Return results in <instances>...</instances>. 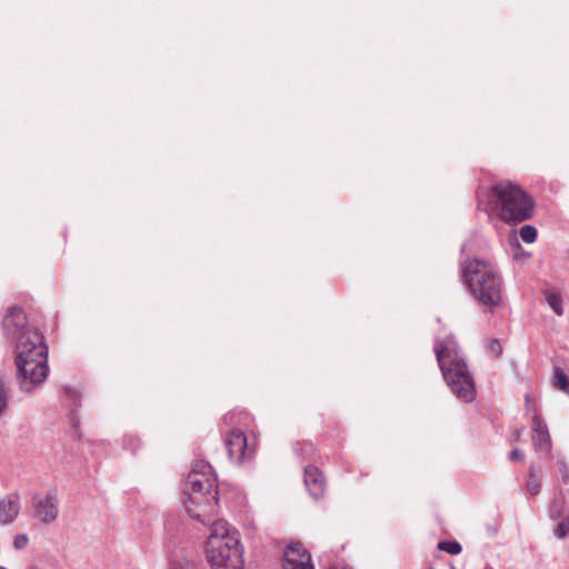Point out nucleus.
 Instances as JSON below:
<instances>
[{
  "mask_svg": "<svg viewBox=\"0 0 569 569\" xmlns=\"http://www.w3.org/2000/svg\"><path fill=\"white\" fill-rule=\"evenodd\" d=\"M184 508L188 515L201 523H208L218 511L217 479L211 466L194 460L184 488Z\"/></svg>",
  "mask_w": 569,
  "mask_h": 569,
  "instance_id": "f257e3e1",
  "label": "nucleus"
},
{
  "mask_svg": "<svg viewBox=\"0 0 569 569\" xmlns=\"http://www.w3.org/2000/svg\"><path fill=\"white\" fill-rule=\"evenodd\" d=\"M204 552L211 569H243V549L239 532L223 520L211 525Z\"/></svg>",
  "mask_w": 569,
  "mask_h": 569,
  "instance_id": "f03ea898",
  "label": "nucleus"
},
{
  "mask_svg": "<svg viewBox=\"0 0 569 569\" xmlns=\"http://www.w3.org/2000/svg\"><path fill=\"white\" fill-rule=\"evenodd\" d=\"M437 361L451 391L465 402L473 400L475 382L461 357L457 342L448 337L437 343Z\"/></svg>",
  "mask_w": 569,
  "mask_h": 569,
  "instance_id": "7ed1b4c3",
  "label": "nucleus"
},
{
  "mask_svg": "<svg viewBox=\"0 0 569 569\" xmlns=\"http://www.w3.org/2000/svg\"><path fill=\"white\" fill-rule=\"evenodd\" d=\"M462 276L472 296L487 311H492L501 303L502 282L492 263L481 259L466 261Z\"/></svg>",
  "mask_w": 569,
  "mask_h": 569,
  "instance_id": "20e7f679",
  "label": "nucleus"
},
{
  "mask_svg": "<svg viewBox=\"0 0 569 569\" xmlns=\"http://www.w3.org/2000/svg\"><path fill=\"white\" fill-rule=\"evenodd\" d=\"M19 345L17 352L18 379L22 390L31 391L48 377V347L40 332Z\"/></svg>",
  "mask_w": 569,
  "mask_h": 569,
  "instance_id": "39448f33",
  "label": "nucleus"
},
{
  "mask_svg": "<svg viewBox=\"0 0 569 569\" xmlns=\"http://www.w3.org/2000/svg\"><path fill=\"white\" fill-rule=\"evenodd\" d=\"M492 193L496 209L505 222H522L533 213V200L519 186L510 181L497 183Z\"/></svg>",
  "mask_w": 569,
  "mask_h": 569,
  "instance_id": "423d86ee",
  "label": "nucleus"
},
{
  "mask_svg": "<svg viewBox=\"0 0 569 569\" xmlns=\"http://www.w3.org/2000/svg\"><path fill=\"white\" fill-rule=\"evenodd\" d=\"M3 329L7 339L14 343L16 350L19 349L21 342L30 340L29 338L32 332H39L28 325L24 311L18 307L8 309L3 319Z\"/></svg>",
  "mask_w": 569,
  "mask_h": 569,
  "instance_id": "0eeeda50",
  "label": "nucleus"
},
{
  "mask_svg": "<svg viewBox=\"0 0 569 569\" xmlns=\"http://www.w3.org/2000/svg\"><path fill=\"white\" fill-rule=\"evenodd\" d=\"M34 517L42 523L53 522L59 515V496L56 488L46 493H36L32 497Z\"/></svg>",
  "mask_w": 569,
  "mask_h": 569,
  "instance_id": "6e6552de",
  "label": "nucleus"
},
{
  "mask_svg": "<svg viewBox=\"0 0 569 569\" xmlns=\"http://www.w3.org/2000/svg\"><path fill=\"white\" fill-rule=\"evenodd\" d=\"M224 443L230 459L237 463L244 461L253 455L254 446L240 429H232L226 437Z\"/></svg>",
  "mask_w": 569,
  "mask_h": 569,
  "instance_id": "1a4fd4ad",
  "label": "nucleus"
},
{
  "mask_svg": "<svg viewBox=\"0 0 569 569\" xmlns=\"http://www.w3.org/2000/svg\"><path fill=\"white\" fill-rule=\"evenodd\" d=\"M283 569H315V567L310 553L300 543H292L284 551Z\"/></svg>",
  "mask_w": 569,
  "mask_h": 569,
  "instance_id": "9d476101",
  "label": "nucleus"
},
{
  "mask_svg": "<svg viewBox=\"0 0 569 569\" xmlns=\"http://www.w3.org/2000/svg\"><path fill=\"white\" fill-rule=\"evenodd\" d=\"M532 445L536 450L549 452L551 450V438L546 421L538 412L537 408H533L532 417Z\"/></svg>",
  "mask_w": 569,
  "mask_h": 569,
  "instance_id": "9b49d317",
  "label": "nucleus"
},
{
  "mask_svg": "<svg viewBox=\"0 0 569 569\" xmlns=\"http://www.w3.org/2000/svg\"><path fill=\"white\" fill-rule=\"evenodd\" d=\"M20 496L9 493L0 500V522L3 525L12 522L20 512Z\"/></svg>",
  "mask_w": 569,
  "mask_h": 569,
  "instance_id": "f8f14e48",
  "label": "nucleus"
},
{
  "mask_svg": "<svg viewBox=\"0 0 569 569\" xmlns=\"http://www.w3.org/2000/svg\"><path fill=\"white\" fill-rule=\"evenodd\" d=\"M305 485L313 498L325 492V478L317 467L308 466L305 469Z\"/></svg>",
  "mask_w": 569,
  "mask_h": 569,
  "instance_id": "ddd939ff",
  "label": "nucleus"
},
{
  "mask_svg": "<svg viewBox=\"0 0 569 569\" xmlns=\"http://www.w3.org/2000/svg\"><path fill=\"white\" fill-rule=\"evenodd\" d=\"M545 299L548 306L558 315L561 316L563 313L562 308V298L561 296L552 290H548L545 292Z\"/></svg>",
  "mask_w": 569,
  "mask_h": 569,
  "instance_id": "4468645a",
  "label": "nucleus"
},
{
  "mask_svg": "<svg viewBox=\"0 0 569 569\" xmlns=\"http://www.w3.org/2000/svg\"><path fill=\"white\" fill-rule=\"evenodd\" d=\"M10 395L9 388L4 380L0 378V417H2L9 409Z\"/></svg>",
  "mask_w": 569,
  "mask_h": 569,
  "instance_id": "2eb2a0df",
  "label": "nucleus"
},
{
  "mask_svg": "<svg viewBox=\"0 0 569 569\" xmlns=\"http://www.w3.org/2000/svg\"><path fill=\"white\" fill-rule=\"evenodd\" d=\"M555 372V386L566 393H569V379L567 375L559 368H553Z\"/></svg>",
  "mask_w": 569,
  "mask_h": 569,
  "instance_id": "dca6fc26",
  "label": "nucleus"
},
{
  "mask_svg": "<svg viewBox=\"0 0 569 569\" xmlns=\"http://www.w3.org/2000/svg\"><path fill=\"white\" fill-rule=\"evenodd\" d=\"M189 560L182 553H174L169 558L168 569H188Z\"/></svg>",
  "mask_w": 569,
  "mask_h": 569,
  "instance_id": "f3484780",
  "label": "nucleus"
},
{
  "mask_svg": "<svg viewBox=\"0 0 569 569\" xmlns=\"http://www.w3.org/2000/svg\"><path fill=\"white\" fill-rule=\"evenodd\" d=\"M438 549L449 555H459L462 550L461 545L457 541H440Z\"/></svg>",
  "mask_w": 569,
  "mask_h": 569,
  "instance_id": "a211bd4d",
  "label": "nucleus"
},
{
  "mask_svg": "<svg viewBox=\"0 0 569 569\" xmlns=\"http://www.w3.org/2000/svg\"><path fill=\"white\" fill-rule=\"evenodd\" d=\"M519 234L525 242L532 243L537 238V229L533 226L526 224L520 228Z\"/></svg>",
  "mask_w": 569,
  "mask_h": 569,
  "instance_id": "6ab92c4d",
  "label": "nucleus"
},
{
  "mask_svg": "<svg viewBox=\"0 0 569 569\" xmlns=\"http://www.w3.org/2000/svg\"><path fill=\"white\" fill-rule=\"evenodd\" d=\"M527 487L532 495H537L540 489V480L532 472H530Z\"/></svg>",
  "mask_w": 569,
  "mask_h": 569,
  "instance_id": "aec40b11",
  "label": "nucleus"
},
{
  "mask_svg": "<svg viewBox=\"0 0 569 569\" xmlns=\"http://www.w3.org/2000/svg\"><path fill=\"white\" fill-rule=\"evenodd\" d=\"M569 531V520H562L556 528L555 535L558 538H563Z\"/></svg>",
  "mask_w": 569,
  "mask_h": 569,
  "instance_id": "412c9836",
  "label": "nucleus"
},
{
  "mask_svg": "<svg viewBox=\"0 0 569 569\" xmlns=\"http://www.w3.org/2000/svg\"><path fill=\"white\" fill-rule=\"evenodd\" d=\"M28 540L29 539H28L27 535H18L14 537L13 546L16 549H22L27 546Z\"/></svg>",
  "mask_w": 569,
  "mask_h": 569,
  "instance_id": "4be33fe9",
  "label": "nucleus"
},
{
  "mask_svg": "<svg viewBox=\"0 0 569 569\" xmlns=\"http://www.w3.org/2000/svg\"><path fill=\"white\" fill-rule=\"evenodd\" d=\"M488 349L490 350V352H492L496 357H499L502 352V348L499 343L498 340H492L490 341V343L488 345Z\"/></svg>",
  "mask_w": 569,
  "mask_h": 569,
  "instance_id": "5701e85b",
  "label": "nucleus"
},
{
  "mask_svg": "<svg viewBox=\"0 0 569 569\" xmlns=\"http://www.w3.org/2000/svg\"><path fill=\"white\" fill-rule=\"evenodd\" d=\"M558 469H559V472H560V475H561V477H562V480H563L565 482H567V481H568V479H569V468H568L567 463H566V462H563V461H560V462L558 463Z\"/></svg>",
  "mask_w": 569,
  "mask_h": 569,
  "instance_id": "b1692460",
  "label": "nucleus"
},
{
  "mask_svg": "<svg viewBox=\"0 0 569 569\" xmlns=\"http://www.w3.org/2000/svg\"><path fill=\"white\" fill-rule=\"evenodd\" d=\"M523 458V453L521 450L519 449H513L511 452H510V459L511 460H521Z\"/></svg>",
  "mask_w": 569,
  "mask_h": 569,
  "instance_id": "393cba45",
  "label": "nucleus"
},
{
  "mask_svg": "<svg viewBox=\"0 0 569 569\" xmlns=\"http://www.w3.org/2000/svg\"><path fill=\"white\" fill-rule=\"evenodd\" d=\"M526 408L529 412L533 415V408H537L535 403L532 402L529 395L526 396Z\"/></svg>",
  "mask_w": 569,
  "mask_h": 569,
  "instance_id": "a878e982",
  "label": "nucleus"
},
{
  "mask_svg": "<svg viewBox=\"0 0 569 569\" xmlns=\"http://www.w3.org/2000/svg\"><path fill=\"white\" fill-rule=\"evenodd\" d=\"M0 569H6V568H3V567H0Z\"/></svg>",
  "mask_w": 569,
  "mask_h": 569,
  "instance_id": "bb28decb",
  "label": "nucleus"
}]
</instances>
